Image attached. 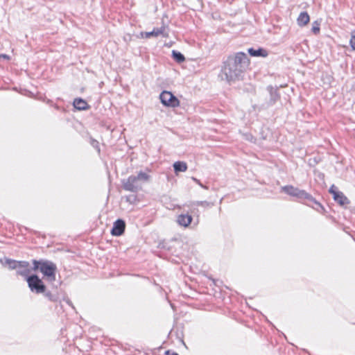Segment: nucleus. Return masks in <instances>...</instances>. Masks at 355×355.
<instances>
[{"label": "nucleus", "mask_w": 355, "mask_h": 355, "mask_svg": "<svg viewBox=\"0 0 355 355\" xmlns=\"http://www.w3.org/2000/svg\"><path fill=\"white\" fill-rule=\"evenodd\" d=\"M249 64V60L243 53L229 57L221 68L218 77L229 83L238 80Z\"/></svg>", "instance_id": "f257e3e1"}, {"label": "nucleus", "mask_w": 355, "mask_h": 355, "mask_svg": "<svg viewBox=\"0 0 355 355\" xmlns=\"http://www.w3.org/2000/svg\"><path fill=\"white\" fill-rule=\"evenodd\" d=\"M33 263L34 270H40L49 281H55L56 266L54 263L50 261H38L36 260H34Z\"/></svg>", "instance_id": "f03ea898"}, {"label": "nucleus", "mask_w": 355, "mask_h": 355, "mask_svg": "<svg viewBox=\"0 0 355 355\" xmlns=\"http://www.w3.org/2000/svg\"><path fill=\"white\" fill-rule=\"evenodd\" d=\"M169 29L167 25L163 24L160 28H155L152 31L150 32H141L137 36L141 39H148L150 37H168Z\"/></svg>", "instance_id": "7ed1b4c3"}, {"label": "nucleus", "mask_w": 355, "mask_h": 355, "mask_svg": "<svg viewBox=\"0 0 355 355\" xmlns=\"http://www.w3.org/2000/svg\"><path fill=\"white\" fill-rule=\"evenodd\" d=\"M161 103L166 107H177L180 105V101L171 92L163 91L159 95Z\"/></svg>", "instance_id": "20e7f679"}, {"label": "nucleus", "mask_w": 355, "mask_h": 355, "mask_svg": "<svg viewBox=\"0 0 355 355\" xmlns=\"http://www.w3.org/2000/svg\"><path fill=\"white\" fill-rule=\"evenodd\" d=\"M26 281L31 291L37 293H42L45 291V286L37 275H33L28 277Z\"/></svg>", "instance_id": "39448f33"}, {"label": "nucleus", "mask_w": 355, "mask_h": 355, "mask_svg": "<svg viewBox=\"0 0 355 355\" xmlns=\"http://www.w3.org/2000/svg\"><path fill=\"white\" fill-rule=\"evenodd\" d=\"M329 193L332 194L335 201L339 203L340 205H344L348 203L347 198L344 194L339 191L335 185H332L329 189Z\"/></svg>", "instance_id": "423d86ee"}, {"label": "nucleus", "mask_w": 355, "mask_h": 355, "mask_svg": "<svg viewBox=\"0 0 355 355\" xmlns=\"http://www.w3.org/2000/svg\"><path fill=\"white\" fill-rule=\"evenodd\" d=\"M286 193L299 198H309V196L303 190H300L291 186L284 187L282 189Z\"/></svg>", "instance_id": "0eeeda50"}, {"label": "nucleus", "mask_w": 355, "mask_h": 355, "mask_svg": "<svg viewBox=\"0 0 355 355\" xmlns=\"http://www.w3.org/2000/svg\"><path fill=\"white\" fill-rule=\"evenodd\" d=\"M137 178L136 176H130L123 184L124 189L130 191H135L141 188V186L137 184Z\"/></svg>", "instance_id": "6e6552de"}, {"label": "nucleus", "mask_w": 355, "mask_h": 355, "mask_svg": "<svg viewBox=\"0 0 355 355\" xmlns=\"http://www.w3.org/2000/svg\"><path fill=\"white\" fill-rule=\"evenodd\" d=\"M125 227V222L123 220L119 219L114 223L111 233L114 236H120L123 233Z\"/></svg>", "instance_id": "1a4fd4ad"}, {"label": "nucleus", "mask_w": 355, "mask_h": 355, "mask_svg": "<svg viewBox=\"0 0 355 355\" xmlns=\"http://www.w3.org/2000/svg\"><path fill=\"white\" fill-rule=\"evenodd\" d=\"M17 273L27 278L28 275L31 273L29 263L28 261H20Z\"/></svg>", "instance_id": "9d476101"}, {"label": "nucleus", "mask_w": 355, "mask_h": 355, "mask_svg": "<svg viewBox=\"0 0 355 355\" xmlns=\"http://www.w3.org/2000/svg\"><path fill=\"white\" fill-rule=\"evenodd\" d=\"M310 21V17L306 12H302L297 18V24L299 26L302 27L308 24Z\"/></svg>", "instance_id": "9b49d317"}, {"label": "nucleus", "mask_w": 355, "mask_h": 355, "mask_svg": "<svg viewBox=\"0 0 355 355\" xmlns=\"http://www.w3.org/2000/svg\"><path fill=\"white\" fill-rule=\"evenodd\" d=\"M248 51L251 56H254V57L266 58L268 55V51L261 48H259L258 49H254L252 48H250L248 49Z\"/></svg>", "instance_id": "f8f14e48"}, {"label": "nucleus", "mask_w": 355, "mask_h": 355, "mask_svg": "<svg viewBox=\"0 0 355 355\" xmlns=\"http://www.w3.org/2000/svg\"><path fill=\"white\" fill-rule=\"evenodd\" d=\"M192 217L190 215H180L178 218V223L184 227H187L191 222Z\"/></svg>", "instance_id": "ddd939ff"}, {"label": "nucleus", "mask_w": 355, "mask_h": 355, "mask_svg": "<svg viewBox=\"0 0 355 355\" xmlns=\"http://www.w3.org/2000/svg\"><path fill=\"white\" fill-rule=\"evenodd\" d=\"M73 106L79 110H83L87 108V103L81 98H77L73 101Z\"/></svg>", "instance_id": "4468645a"}, {"label": "nucleus", "mask_w": 355, "mask_h": 355, "mask_svg": "<svg viewBox=\"0 0 355 355\" xmlns=\"http://www.w3.org/2000/svg\"><path fill=\"white\" fill-rule=\"evenodd\" d=\"M173 168L176 173L184 172L187 170V165L183 162H176L173 164Z\"/></svg>", "instance_id": "2eb2a0df"}, {"label": "nucleus", "mask_w": 355, "mask_h": 355, "mask_svg": "<svg viewBox=\"0 0 355 355\" xmlns=\"http://www.w3.org/2000/svg\"><path fill=\"white\" fill-rule=\"evenodd\" d=\"M172 55L173 58L178 62H182L184 61L185 58L184 56L180 52L173 51Z\"/></svg>", "instance_id": "dca6fc26"}, {"label": "nucleus", "mask_w": 355, "mask_h": 355, "mask_svg": "<svg viewBox=\"0 0 355 355\" xmlns=\"http://www.w3.org/2000/svg\"><path fill=\"white\" fill-rule=\"evenodd\" d=\"M6 262L8 265L9 268H10L12 270H13V269H16L17 270H18L20 261H16L14 260L7 259Z\"/></svg>", "instance_id": "f3484780"}, {"label": "nucleus", "mask_w": 355, "mask_h": 355, "mask_svg": "<svg viewBox=\"0 0 355 355\" xmlns=\"http://www.w3.org/2000/svg\"><path fill=\"white\" fill-rule=\"evenodd\" d=\"M136 177L137 180L144 182H148L150 178V176L148 174L143 172H139Z\"/></svg>", "instance_id": "a211bd4d"}, {"label": "nucleus", "mask_w": 355, "mask_h": 355, "mask_svg": "<svg viewBox=\"0 0 355 355\" xmlns=\"http://www.w3.org/2000/svg\"><path fill=\"white\" fill-rule=\"evenodd\" d=\"M311 30L313 33L315 35L320 33V23L318 21H315L313 22Z\"/></svg>", "instance_id": "6ab92c4d"}, {"label": "nucleus", "mask_w": 355, "mask_h": 355, "mask_svg": "<svg viewBox=\"0 0 355 355\" xmlns=\"http://www.w3.org/2000/svg\"><path fill=\"white\" fill-rule=\"evenodd\" d=\"M197 206H202V207H210L212 205L211 203L207 202V201H197L194 203Z\"/></svg>", "instance_id": "aec40b11"}, {"label": "nucleus", "mask_w": 355, "mask_h": 355, "mask_svg": "<svg viewBox=\"0 0 355 355\" xmlns=\"http://www.w3.org/2000/svg\"><path fill=\"white\" fill-rule=\"evenodd\" d=\"M349 44L352 50L355 51V31L352 33Z\"/></svg>", "instance_id": "412c9836"}, {"label": "nucleus", "mask_w": 355, "mask_h": 355, "mask_svg": "<svg viewBox=\"0 0 355 355\" xmlns=\"http://www.w3.org/2000/svg\"><path fill=\"white\" fill-rule=\"evenodd\" d=\"M270 94H271L272 103L275 102L276 100L278 98L277 94L276 93L275 91L273 92L272 89H271Z\"/></svg>", "instance_id": "4be33fe9"}, {"label": "nucleus", "mask_w": 355, "mask_h": 355, "mask_svg": "<svg viewBox=\"0 0 355 355\" xmlns=\"http://www.w3.org/2000/svg\"><path fill=\"white\" fill-rule=\"evenodd\" d=\"M92 146H93L94 148H96L97 149L98 152H99V151H100V149H99V148H98V142H97V141H92Z\"/></svg>", "instance_id": "5701e85b"}, {"label": "nucleus", "mask_w": 355, "mask_h": 355, "mask_svg": "<svg viewBox=\"0 0 355 355\" xmlns=\"http://www.w3.org/2000/svg\"><path fill=\"white\" fill-rule=\"evenodd\" d=\"M192 179H193V180L194 182H197V183H198L200 187H203V188H205V189H207L206 187L203 186V185H202V184L199 182V180H197L196 178H193Z\"/></svg>", "instance_id": "b1692460"}, {"label": "nucleus", "mask_w": 355, "mask_h": 355, "mask_svg": "<svg viewBox=\"0 0 355 355\" xmlns=\"http://www.w3.org/2000/svg\"><path fill=\"white\" fill-rule=\"evenodd\" d=\"M1 58L9 59V56L6 54H1Z\"/></svg>", "instance_id": "393cba45"}, {"label": "nucleus", "mask_w": 355, "mask_h": 355, "mask_svg": "<svg viewBox=\"0 0 355 355\" xmlns=\"http://www.w3.org/2000/svg\"><path fill=\"white\" fill-rule=\"evenodd\" d=\"M166 354L167 355H169L170 352H169V351H166Z\"/></svg>", "instance_id": "a878e982"}, {"label": "nucleus", "mask_w": 355, "mask_h": 355, "mask_svg": "<svg viewBox=\"0 0 355 355\" xmlns=\"http://www.w3.org/2000/svg\"><path fill=\"white\" fill-rule=\"evenodd\" d=\"M171 355H178L177 353H172Z\"/></svg>", "instance_id": "bb28decb"}, {"label": "nucleus", "mask_w": 355, "mask_h": 355, "mask_svg": "<svg viewBox=\"0 0 355 355\" xmlns=\"http://www.w3.org/2000/svg\"><path fill=\"white\" fill-rule=\"evenodd\" d=\"M315 204L318 205H320L319 203H318L316 201H314Z\"/></svg>", "instance_id": "cd10ccee"}]
</instances>
